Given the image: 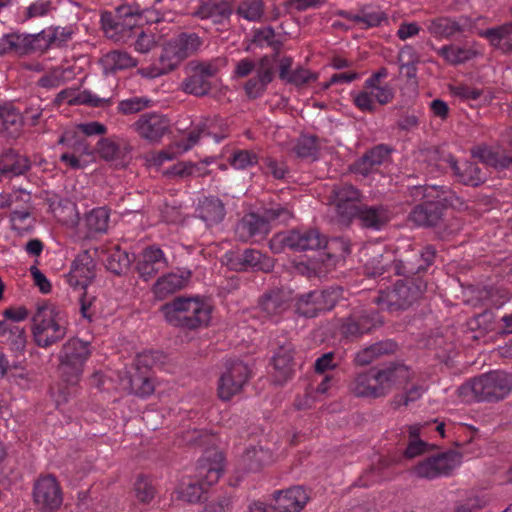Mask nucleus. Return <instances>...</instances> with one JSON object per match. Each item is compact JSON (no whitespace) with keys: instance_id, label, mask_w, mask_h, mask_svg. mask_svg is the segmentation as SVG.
Wrapping results in <instances>:
<instances>
[{"instance_id":"12","label":"nucleus","mask_w":512,"mask_h":512,"mask_svg":"<svg viewBox=\"0 0 512 512\" xmlns=\"http://www.w3.org/2000/svg\"><path fill=\"white\" fill-rule=\"evenodd\" d=\"M358 189L350 184L335 185L329 196L330 203L335 205L341 221L349 223L359 213L363 203Z\"/></svg>"},{"instance_id":"47","label":"nucleus","mask_w":512,"mask_h":512,"mask_svg":"<svg viewBox=\"0 0 512 512\" xmlns=\"http://www.w3.org/2000/svg\"><path fill=\"white\" fill-rule=\"evenodd\" d=\"M438 54L451 65L462 64L476 56V51L471 48L460 47L457 45H445L438 50Z\"/></svg>"},{"instance_id":"50","label":"nucleus","mask_w":512,"mask_h":512,"mask_svg":"<svg viewBox=\"0 0 512 512\" xmlns=\"http://www.w3.org/2000/svg\"><path fill=\"white\" fill-rule=\"evenodd\" d=\"M275 36V30L271 26L258 28L253 30L251 44H254L258 47L267 45L272 50H277L279 46H283V42L280 39H276Z\"/></svg>"},{"instance_id":"64","label":"nucleus","mask_w":512,"mask_h":512,"mask_svg":"<svg viewBox=\"0 0 512 512\" xmlns=\"http://www.w3.org/2000/svg\"><path fill=\"white\" fill-rule=\"evenodd\" d=\"M69 148L72 150L71 153L80 157L83 155L91 156L94 153V148L90 146L86 138L81 137L77 132H75Z\"/></svg>"},{"instance_id":"48","label":"nucleus","mask_w":512,"mask_h":512,"mask_svg":"<svg viewBox=\"0 0 512 512\" xmlns=\"http://www.w3.org/2000/svg\"><path fill=\"white\" fill-rule=\"evenodd\" d=\"M397 62L399 64L400 72L407 79H415L417 76V67L418 56L415 50L411 46H404L400 49Z\"/></svg>"},{"instance_id":"41","label":"nucleus","mask_w":512,"mask_h":512,"mask_svg":"<svg viewBox=\"0 0 512 512\" xmlns=\"http://www.w3.org/2000/svg\"><path fill=\"white\" fill-rule=\"evenodd\" d=\"M184 61L195 54L202 45L201 38L196 33L182 32L169 41Z\"/></svg>"},{"instance_id":"60","label":"nucleus","mask_w":512,"mask_h":512,"mask_svg":"<svg viewBox=\"0 0 512 512\" xmlns=\"http://www.w3.org/2000/svg\"><path fill=\"white\" fill-rule=\"evenodd\" d=\"M263 218L269 225L270 222H286L292 217L290 210L280 204H274L265 208L262 213Z\"/></svg>"},{"instance_id":"36","label":"nucleus","mask_w":512,"mask_h":512,"mask_svg":"<svg viewBox=\"0 0 512 512\" xmlns=\"http://www.w3.org/2000/svg\"><path fill=\"white\" fill-rule=\"evenodd\" d=\"M269 230L270 226L266 223L263 216L255 213L245 215L237 226V232L244 240L266 235Z\"/></svg>"},{"instance_id":"38","label":"nucleus","mask_w":512,"mask_h":512,"mask_svg":"<svg viewBox=\"0 0 512 512\" xmlns=\"http://www.w3.org/2000/svg\"><path fill=\"white\" fill-rule=\"evenodd\" d=\"M182 61V58L179 56L172 44L168 42L162 49L158 63L151 68V76L157 77L167 74L175 70Z\"/></svg>"},{"instance_id":"1","label":"nucleus","mask_w":512,"mask_h":512,"mask_svg":"<svg viewBox=\"0 0 512 512\" xmlns=\"http://www.w3.org/2000/svg\"><path fill=\"white\" fill-rule=\"evenodd\" d=\"M161 311L169 324L189 330L206 326L211 318V307L194 297H176L165 303Z\"/></svg>"},{"instance_id":"55","label":"nucleus","mask_w":512,"mask_h":512,"mask_svg":"<svg viewBox=\"0 0 512 512\" xmlns=\"http://www.w3.org/2000/svg\"><path fill=\"white\" fill-rule=\"evenodd\" d=\"M179 498L188 503L200 502L205 493V487L197 479L192 482L182 483L180 490L178 491Z\"/></svg>"},{"instance_id":"53","label":"nucleus","mask_w":512,"mask_h":512,"mask_svg":"<svg viewBox=\"0 0 512 512\" xmlns=\"http://www.w3.org/2000/svg\"><path fill=\"white\" fill-rule=\"evenodd\" d=\"M153 105V101L148 97H132L119 101L117 110L123 115H130L141 112Z\"/></svg>"},{"instance_id":"8","label":"nucleus","mask_w":512,"mask_h":512,"mask_svg":"<svg viewBox=\"0 0 512 512\" xmlns=\"http://www.w3.org/2000/svg\"><path fill=\"white\" fill-rule=\"evenodd\" d=\"M462 454L455 450H447L428 456L418 462L413 468V473L422 479L433 480L440 477H449L460 466Z\"/></svg>"},{"instance_id":"22","label":"nucleus","mask_w":512,"mask_h":512,"mask_svg":"<svg viewBox=\"0 0 512 512\" xmlns=\"http://www.w3.org/2000/svg\"><path fill=\"white\" fill-rule=\"evenodd\" d=\"M294 346L290 342L279 346L275 355L272 358L273 382L277 385H283L294 374Z\"/></svg>"},{"instance_id":"27","label":"nucleus","mask_w":512,"mask_h":512,"mask_svg":"<svg viewBox=\"0 0 512 512\" xmlns=\"http://www.w3.org/2000/svg\"><path fill=\"white\" fill-rule=\"evenodd\" d=\"M192 272L183 269L180 273H168L160 277L153 285V292L156 298L164 299L170 294L184 288L190 279Z\"/></svg>"},{"instance_id":"42","label":"nucleus","mask_w":512,"mask_h":512,"mask_svg":"<svg viewBox=\"0 0 512 512\" xmlns=\"http://www.w3.org/2000/svg\"><path fill=\"white\" fill-rule=\"evenodd\" d=\"M270 461V451L261 446H253L246 449L242 456V463L245 466V469L251 472L259 471Z\"/></svg>"},{"instance_id":"31","label":"nucleus","mask_w":512,"mask_h":512,"mask_svg":"<svg viewBox=\"0 0 512 512\" xmlns=\"http://www.w3.org/2000/svg\"><path fill=\"white\" fill-rule=\"evenodd\" d=\"M225 214L223 202L215 196L205 197L200 201L197 208V216L204 221L208 227L222 222Z\"/></svg>"},{"instance_id":"63","label":"nucleus","mask_w":512,"mask_h":512,"mask_svg":"<svg viewBox=\"0 0 512 512\" xmlns=\"http://www.w3.org/2000/svg\"><path fill=\"white\" fill-rule=\"evenodd\" d=\"M472 157L478 158L482 163L494 167L497 165L498 153L486 145L476 146L471 149Z\"/></svg>"},{"instance_id":"6","label":"nucleus","mask_w":512,"mask_h":512,"mask_svg":"<svg viewBox=\"0 0 512 512\" xmlns=\"http://www.w3.org/2000/svg\"><path fill=\"white\" fill-rule=\"evenodd\" d=\"M382 324L383 321L375 309L356 306L338 320V331L342 339L353 342L371 334Z\"/></svg>"},{"instance_id":"61","label":"nucleus","mask_w":512,"mask_h":512,"mask_svg":"<svg viewBox=\"0 0 512 512\" xmlns=\"http://www.w3.org/2000/svg\"><path fill=\"white\" fill-rule=\"evenodd\" d=\"M257 163V155L249 150H239L235 152L230 159V164L235 169H246Z\"/></svg>"},{"instance_id":"62","label":"nucleus","mask_w":512,"mask_h":512,"mask_svg":"<svg viewBox=\"0 0 512 512\" xmlns=\"http://www.w3.org/2000/svg\"><path fill=\"white\" fill-rule=\"evenodd\" d=\"M352 20L358 24H363L365 28L377 27L382 21L386 20V15L381 11L362 12L355 15Z\"/></svg>"},{"instance_id":"15","label":"nucleus","mask_w":512,"mask_h":512,"mask_svg":"<svg viewBox=\"0 0 512 512\" xmlns=\"http://www.w3.org/2000/svg\"><path fill=\"white\" fill-rule=\"evenodd\" d=\"M249 378V368L242 361H232L226 364L218 383V395L220 399L228 401L234 395L241 392Z\"/></svg>"},{"instance_id":"18","label":"nucleus","mask_w":512,"mask_h":512,"mask_svg":"<svg viewBox=\"0 0 512 512\" xmlns=\"http://www.w3.org/2000/svg\"><path fill=\"white\" fill-rule=\"evenodd\" d=\"M279 240L283 246L294 252H304L322 249L324 235L314 228H300L279 235Z\"/></svg>"},{"instance_id":"59","label":"nucleus","mask_w":512,"mask_h":512,"mask_svg":"<svg viewBox=\"0 0 512 512\" xmlns=\"http://www.w3.org/2000/svg\"><path fill=\"white\" fill-rule=\"evenodd\" d=\"M44 108L42 107V100L39 98L30 99L24 111L21 113L23 123L27 122L31 126H36L42 117Z\"/></svg>"},{"instance_id":"10","label":"nucleus","mask_w":512,"mask_h":512,"mask_svg":"<svg viewBox=\"0 0 512 512\" xmlns=\"http://www.w3.org/2000/svg\"><path fill=\"white\" fill-rule=\"evenodd\" d=\"M146 14H152L145 11ZM144 12L130 5H121L114 12L104 11L101 14L102 28L106 34L112 32L109 36L124 35L127 31L141 24Z\"/></svg>"},{"instance_id":"40","label":"nucleus","mask_w":512,"mask_h":512,"mask_svg":"<svg viewBox=\"0 0 512 512\" xmlns=\"http://www.w3.org/2000/svg\"><path fill=\"white\" fill-rule=\"evenodd\" d=\"M110 218V212L106 207H98L85 215V226L87 237H93L96 234H102L107 231Z\"/></svg>"},{"instance_id":"23","label":"nucleus","mask_w":512,"mask_h":512,"mask_svg":"<svg viewBox=\"0 0 512 512\" xmlns=\"http://www.w3.org/2000/svg\"><path fill=\"white\" fill-rule=\"evenodd\" d=\"M274 500L273 512H300L307 504L309 496L304 488L294 486L285 491H276Z\"/></svg>"},{"instance_id":"51","label":"nucleus","mask_w":512,"mask_h":512,"mask_svg":"<svg viewBox=\"0 0 512 512\" xmlns=\"http://www.w3.org/2000/svg\"><path fill=\"white\" fill-rule=\"evenodd\" d=\"M191 72L192 74L183 82L184 91L198 97L207 95L212 87L210 81L195 71Z\"/></svg>"},{"instance_id":"9","label":"nucleus","mask_w":512,"mask_h":512,"mask_svg":"<svg viewBox=\"0 0 512 512\" xmlns=\"http://www.w3.org/2000/svg\"><path fill=\"white\" fill-rule=\"evenodd\" d=\"M341 288L330 287L302 294L296 303V312L305 318H315L321 313L331 311L341 297Z\"/></svg>"},{"instance_id":"4","label":"nucleus","mask_w":512,"mask_h":512,"mask_svg":"<svg viewBox=\"0 0 512 512\" xmlns=\"http://www.w3.org/2000/svg\"><path fill=\"white\" fill-rule=\"evenodd\" d=\"M91 355L90 342L79 338L68 339L58 355V374L68 385H76L83 374L84 366Z\"/></svg>"},{"instance_id":"32","label":"nucleus","mask_w":512,"mask_h":512,"mask_svg":"<svg viewBox=\"0 0 512 512\" xmlns=\"http://www.w3.org/2000/svg\"><path fill=\"white\" fill-rule=\"evenodd\" d=\"M31 168L30 160L17 154L13 149L3 153L0 158V175L12 178L26 173Z\"/></svg>"},{"instance_id":"29","label":"nucleus","mask_w":512,"mask_h":512,"mask_svg":"<svg viewBox=\"0 0 512 512\" xmlns=\"http://www.w3.org/2000/svg\"><path fill=\"white\" fill-rule=\"evenodd\" d=\"M322 249L325 251L320 255V260L326 268H331L340 260H344L350 254L349 243L339 237L327 240L324 236Z\"/></svg>"},{"instance_id":"11","label":"nucleus","mask_w":512,"mask_h":512,"mask_svg":"<svg viewBox=\"0 0 512 512\" xmlns=\"http://www.w3.org/2000/svg\"><path fill=\"white\" fill-rule=\"evenodd\" d=\"M436 253L433 245H427L421 252H412L394 260L390 268L396 275L403 276L404 280H416L418 277L422 279L421 275L434 263Z\"/></svg>"},{"instance_id":"49","label":"nucleus","mask_w":512,"mask_h":512,"mask_svg":"<svg viewBox=\"0 0 512 512\" xmlns=\"http://www.w3.org/2000/svg\"><path fill=\"white\" fill-rule=\"evenodd\" d=\"M319 150L318 138L314 135H302L298 138L293 151L299 158L316 159Z\"/></svg>"},{"instance_id":"44","label":"nucleus","mask_w":512,"mask_h":512,"mask_svg":"<svg viewBox=\"0 0 512 512\" xmlns=\"http://www.w3.org/2000/svg\"><path fill=\"white\" fill-rule=\"evenodd\" d=\"M236 14L249 21L259 23L265 15L264 0H241L236 8Z\"/></svg>"},{"instance_id":"58","label":"nucleus","mask_w":512,"mask_h":512,"mask_svg":"<svg viewBox=\"0 0 512 512\" xmlns=\"http://www.w3.org/2000/svg\"><path fill=\"white\" fill-rule=\"evenodd\" d=\"M32 37L31 34H11L7 36V42L19 54H28L33 52Z\"/></svg>"},{"instance_id":"54","label":"nucleus","mask_w":512,"mask_h":512,"mask_svg":"<svg viewBox=\"0 0 512 512\" xmlns=\"http://www.w3.org/2000/svg\"><path fill=\"white\" fill-rule=\"evenodd\" d=\"M486 179L485 174L476 163L465 162L462 164V172L459 181L465 185L478 186Z\"/></svg>"},{"instance_id":"5","label":"nucleus","mask_w":512,"mask_h":512,"mask_svg":"<svg viewBox=\"0 0 512 512\" xmlns=\"http://www.w3.org/2000/svg\"><path fill=\"white\" fill-rule=\"evenodd\" d=\"M427 284L419 277L416 280H399L392 288L380 290L373 302L390 312L409 308L426 290Z\"/></svg>"},{"instance_id":"21","label":"nucleus","mask_w":512,"mask_h":512,"mask_svg":"<svg viewBox=\"0 0 512 512\" xmlns=\"http://www.w3.org/2000/svg\"><path fill=\"white\" fill-rule=\"evenodd\" d=\"M392 148L386 144H378L367 150L351 166L354 173L367 176L376 171L385 161L390 158Z\"/></svg>"},{"instance_id":"37","label":"nucleus","mask_w":512,"mask_h":512,"mask_svg":"<svg viewBox=\"0 0 512 512\" xmlns=\"http://www.w3.org/2000/svg\"><path fill=\"white\" fill-rule=\"evenodd\" d=\"M233 12L231 4L226 0H209L198 9L201 18L212 19L215 23H221L229 19Z\"/></svg>"},{"instance_id":"14","label":"nucleus","mask_w":512,"mask_h":512,"mask_svg":"<svg viewBox=\"0 0 512 512\" xmlns=\"http://www.w3.org/2000/svg\"><path fill=\"white\" fill-rule=\"evenodd\" d=\"M227 265L235 271H253L270 273L275 267V260L256 249H245L242 253L226 255Z\"/></svg>"},{"instance_id":"16","label":"nucleus","mask_w":512,"mask_h":512,"mask_svg":"<svg viewBox=\"0 0 512 512\" xmlns=\"http://www.w3.org/2000/svg\"><path fill=\"white\" fill-rule=\"evenodd\" d=\"M33 497L36 505L45 512L57 510L63 501L60 485L52 475L40 477L35 482Z\"/></svg>"},{"instance_id":"46","label":"nucleus","mask_w":512,"mask_h":512,"mask_svg":"<svg viewBox=\"0 0 512 512\" xmlns=\"http://www.w3.org/2000/svg\"><path fill=\"white\" fill-rule=\"evenodd\" d=\"M105 263L109 271L121 275L129 269L131 258L126 251L119 246H115L107 252Z\"/></svg>"},{"instance_id":"19","label":"nucleus","mask_w":512,"mask_h":512,"mask_svg":"<svg viewBox=\"0 0 512 512\" xmlns=\"http://www.w3.org/2000/svg\"><path fill=\"white\" fill-rule=\"evenodd\" d=\"M374 368L382 396H386L394 386L408 383L414 376L410 367L399 362H391L380 368Z\"/></svg>"},{"instance_id":"56","label":"nucleus","mask_w":512,"mask_h":512,"mask_svg":"<svg viewBox=\"0 0 512 512\" xmlns=\"http://www.w3.org/2000/svg\"><path fill=\"white\" fill-rule=\"evenodd\" d=\"M135 497L142 503L148 504L155 497V488L149 478L139 475L134 483Z\"/></svg>"},{"instance_id":"7","label":"nucleus","mask_w":512,"mask_h":512,"mask_svg":"<svg viewBox=\"0 0 512 512\" xmlns=\"http://www.w3.org/2000/svg\"><path fill=\"white\" fill-rule=\"evenodd\" d=\"M422 190L427 200L411 210L409 219L420 227H436L442 222L447 207L445 192L437 186L424 187Z\"/></svg>"},{"instance_id":"13","label":"nucleus","mask_w":512,"mask_h":512,"mask_svg":"<svg viewBox=\"0 0 512 512\" xmlns=\"http://www.w3.org/2000/svg\"><path fill=\"white\" fill-rule=\"evenodd\" d=\"M131 127L140 138L151 144H156L170 132L171 121L162 113L147 112L140 115Z\"/></svg>"},{"instance_id":"2","label":"nucleus","mask_w":512,"mask_h":512,"mask_svg":"<svg viewBox=\"0 0 512 512\" xmlns=\"http://www.w3.org/2000/svg\"><path fill=\"white\" fill-rule=\"evenodd\" d=\"M512 390V376L503 371H492L463 384L460 396L467 401H499Z\"/></svg>"},{"instance_id":"43","label":"nucleus","mask_w":512,"mask_h":512,"mask_svg":"<svg viewBox=\"0 0 512 512\" xmlns=\"http://www.w3.org/2000/svg\"><path fill=\"white\" fill-rule=\"evenodd\" d=\"M427 29L434 36L446 38L463 31L462 25L449 17H437L429 20Z\"/></svg>"},{"instance_id":"34","label":"nucleus","mask_w":512,"mask_h":512,"mask_svg":"<svg viewBox=\"0 0 512 512\" xmlns=\"http://www.w3.org/2000/svg\"><path fill=\"white\" fill-rule=\"evenodd\" d=\"M480 36L486 38L492 46L504 53L512 52V22L488 28L480 32Z\"/></svg>"},{"instance_id":"26","label":"nucleus","mask_w":512,"mask_h":512,"mask_svg":"<svg viewBox=\"0 0 512 512\" xmlns=\"http://www.w3.org/2000/svg\"><path fill=\"white\" fill-rule=\"evenodd\" d=\"M95 277V262L88 250H85L73 261L69 274L71 285H80L85 288Z\"/></svg>"},{"instance_id":"33","label":"nucleus","mask_w":512,"mask_h":512,"mask_svg":"<svg viewBox=\"0 0 512 512\" xmlns=\"http://www.w3.org/2000/svg\"><path fill=\"white\" fill-rule=\"evenodd\" d=\"M104 74H114L117 71L136 67L138 62L128 52L113 50L100 59Z\"/></svg>"},{"instance_id":"24","label":"nucleus","mask_w":512,"mask_h":512,"mask_svg":"<svg viewBox=\"0 0 512 512\" xmlns=\"http://www.w3.org/2000/svg\"><path fill=\"white\" fill-rule=\"evenodd\" d=\"M222 461L219 451H206V456L199 461L196 477L204 487L218 482L223 471Z\"/></svg>"},{"instance_id":"57","label":"nucleus","mask_w":512,"mask_h":512,"mask_svg":"<svg viewBox=\"0 0 512 512\" xmlns=\"http://www.w3.org/2000/svg\"><path fill=\"white\" fill-rule=\"evenodd\" d=\"M272 80H267L264 76L256 73V76L250 78L244 85L245 93L250 99L259 98L266 91V87Z\"/></svg>"},{"instance_id":"52","label":"nucleus","mask_w":512,"mask_h":512,"mask_svg":"<svg viewBox=\"0 0 512 512\" xmlns=\"http://www.w3.org/2000/svg\"><path fill=\"white\" fill-rule=\"evenodd\" d=\"M0 120L5 130L18 131L23 125L22 114L11 104L0 106Z\"/></svg>"},{"instance_id":"30","label":"nucleus","mask_w":512,"mask_h":512,"mask_svg":"<svg viewBox=\"0 0 512 512\" xmlns=\"http://www.w3.org/2000/svg\"><path fill=\"white\" fill-rule=\"evenodd\" d=\"M397 349L398 345L395 341L390 339L382 340L357 352L355 362L361 366L368 365L383 356L394 354Z\"/></svg>"},{"instance_id":"39","label":"nucleus","mask_w":512,"mask_h":512,"mask_svg":"<svg viewBox=\"0 0 512 512\" xmlns=\"http://www.w3.org/2000/svg\"><path fill=\"white\" fill-rule=\"evenodd\" d=\"M467 330L471 333L470 338L478 340L487 332L495 329V316L493 311L485 310L467 321Z\"/></svg>"},{"instance_id":"20","label":"nucleus","mask_w":512,"mask_h":512,"mask_svg":"<svg viewBox=\"0 0 512 512\" xmlns=\"http://www.w3.org/2000/svg\"><path fill=\"white\" fill-rule=\"evenodd\" d=\"M290 295L284 288L274 287L258 299L257 308L265 318L279 316L289 308Z\"/></svg>"},{"instance_id":"45","label":"nucleus","mask_w":512,"mask_h":512,"mask_svg":"<svg viewBox=\"0 0 512 512\" xmlns=\"http://www.w3.org/2000/svg\"><path fill=\"white\" fill-rule=\"evenodd\" d=\"M129 384L131 392L139 397L150 396L155 389L150 373L140 369H135V371L130 374Z\"/></svg>"},{"instance_id":"25","label":"nucleus","mask_w":512,"mask_h":512,"mask_svg":"<svg viewBox=\"0 0 512 512\" xmlns=\"http://www.w3.org/2000/svg\"><path fill=\"white\" fill-rule=\"evenodd\" d=\"M167 266L164 252L160 248L151 246L143 251L142 259L137 264V271L141 278L148 281Z\"/></svg>"},{"instance_id":"28","label":"nucleus","mask_w":512,"mask_h":512,"mask_svg":"<svg viewBox=\"0 0 512 512\" xmlns=\"http://www.w3.org/2000/svg\"><path fill=\"white\" fill-rule=\"evenodd\" d=\"M349 390L357 397H383L378 385L375 368L356 375L349 384Z\"/></svg>"},{"instance_id":"35","label":"nucleus","mask_w":512,"mask_h":512,"mask_svg":"<svg viewBox=\"0 0 512 512\" xmlns=\"http://www.w3.org/2000/svg\"><path fill=\"white\" fill-rule=\"evenodd\" d=\"M356 217L363 227L376 230H379L390 219L389 211L384 206H367L365 204L360 206Z\"/></svg>"},{"instance_id":"3","label":"nucleus","mask_w":512,"mask_h":512,"mask_svg":"<svg viewBox=\"0 0 512 512\" xmlns=\"http://www.w3.org/2000/svg\"><path fill=\"white\" fill-rule=\"evenodd\" d=\"M31 330L35 344L41 348L57 344L67 334V327L63 323L61 312L56 306L48 303L37 307L32 317Z\"/></svg>"},{"instance_id":"17","label":"nucleus","mask_w":512,"mask_h":512,"mask_svg":"<svg viewBox=\"0 0 512 512\" xmlns=\"http://www.w3.org/2000/svg\"><path fill=\"white\" fill-rule=\"evenodd\" d=\"M133 146L124 138H101L94 148L99 157L113 162L117 167H126L132 159Z\"/></svg>"}]
</instances>
